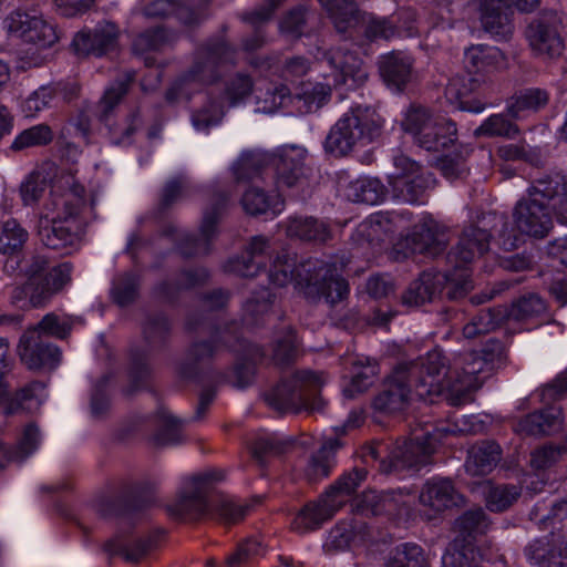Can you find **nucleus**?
I'll return each mask as SVG.
<instances>
[{
	"mask_svg": "<svg viewBox=\"0 0 567 567\" xmlns=\"http://www.w3.org/2000/svg\"><path fill=\"white\" fill-rule=\"evenodd\" d=\"M395 173L389 184L394 198L404 203H423L426 190L433 183L430 174L420 164L401 154L394 157Z\"/></svg>",
	"mask_w": 567,
	"mask_h": 567,
	"instance_id": "nucleus-13",
	"label": "nucleus"
},
{
	"mask_svg": "<svg viewBox=\"0 0 567 567\" xmlns=\"http://www.w3.org/2000/svg\"><path fill=\"white\" fill-rule=\"evenodd\" d=\"M435 437L430 432L414 434L402 443H396L390 454L388 472H399L405 468L419 470L431 463L435 449Z\"/></svg>",
	"mask_w": 567,
	"mask_h": 567,
	"instance_id": "nucleus-16",
	"label": "nucleus"
},
{
	"mask_svg": "<svg viewBox=\"0 0 567 567\" xmlns=\"http://www.w3.org/2000/svg\"><path fill=\"white\" fill-rule=\"evenodd\" d=\"M519 133L516 124L506 118L503 114H493L486 118L476 130V136L487 137H515Z\"/></svg>",
	"mask_w": 567,
	"mask_h": 567,
	"instance_id": "nucleus-60",
	"label": "nucleus"
},
{
	"mask_svg": "<svg viewBox=\"0 0 567 567\" xmlns=\"http://www.w3.org/2000/svg\"><path fill=\"white\" fill-rule=\"evenodd\" d=\"M483 352L485 357L472 351L460 354L449 367L445 363L441 371L444 372V379L439 377V381L443 386L441 395H444L451 405L458 406L470 402L472 392L481 388L480 373L484 371L488 360V351Z\"/></svg>",
	"mask_w": 567,
	"mask_h": 567,
	"instance_id": "nucleus-10",
	"label": "nucleus"
},
{
	"mask_svg": "<svg viewBox=\"0 0 567 567\" xmlns=\"http://www.w3.org/2000/svg\"><path fill=\"white\" fill-rule=\"evenodd\" d=\"M54 138V133L50 125L42 123L19 133L10 145L14 153L31 147L49 145Z\"/></svg>",
	"mask_w": 567,
	"mask_h": 567,
	"instance_id": "nucleus-53",
	"label": "nucleus"
},
{
	"mask_svg": "<svg viewBox=\"0 0 567 567\" xmlns=\"http://www.w3.org/2000/svg\"><path fill=\"white\" fill-rule=\"evenodd\" d=\"M140 278L134 272H124L113 280L112 298L115 303L125 307L138 296Z\"/></svg>",
	"mask_w": 567,
	"mask_h": 567,
	"instance_id": "nucleus-57",
	"label": "nucleus"
},
{
	"mask_svg": "<svg viewBox=\"0 0 567 567\" xmlns=\"http://www.w3.org/2000/svg\"><path fill=\"white\" fill-rule=\"evenodd\" d=\"M227 196L214 194L206 208L200 226V240L193 236H185L179 243V250L186 257L209 252V243L216 235V226L226 208Z\"/></svg>",
	"mask_w": 567,
	"mask_h": 567,
	"instance_id": "nucleus-21",
	"label": "nucleus"
},
{
	"mask_svg": "<svg viewBox=\"0 0 567 567\" xmlns=\"http://www.w3.org/2000/svg\"><path fill=\"white\" fill-rule=\"evenodd\" d=\"M525 38L534 55L556 59L564 51V41L547 16L534 18L525 29Z\"/></svg>",
	"mask_w": 567,
	"mask_h": 567,
	"instance_id": "nucleus-23",
	"label": "nucleus"
},
{
	"mask_svg": "<svg viewBox=\"0 0 567 567\" xmlns=\"http://www.w3.org/2000/svg\"><path fill=\"white\" fill-rule=\"evenodd\" d=\"M489 526L491 520L483 508L467 509L455 520L456 538L473 544L480 536L486 534Z\"/></svg>",
	"mask_w": 567,
	"mask_h": 567,
	"instance_id": "nucleus-39",
	"label": "nucleus"
},
{
	"mask_svg": "<svg viewBox=\"0 0 567 567\" xmlns=\"http://www.w3.org/2000/svg\"><path fill=\"white\" fill-rule=\"evenodd\" d=\"M502 458V449L494 441H482L468 451L466 471L472 475H486Z\"/></svg>",
	"mask_w": 567,
	"mask_h": 567,
	"instance_id": "nucleus-36",
	"label": "nucleus"
},
{
	"mask_svg": "<svg viewBox=\"0 0 567 567\" xmlns=\"http://www.w3.org/2000/svg\"><path fill=\"white\" fill-rule=\"evenodd\" d=\"M235 50L225 40H209L194 52L189 68L167 90L166 99L171 102L189 99L206 85L218 81L219 65L233 63Z\"/></svg>",
	"mask_w": 567,
	"mask_h": 567,
	"instance_id": "nucleus-5",
	"label": "nucleus"
},
{
	"mask_svg": "<svg viewBox=\"0 0 567 567\" xmlns=\"http://www.w3.org/2000/svg\"><path fill=\"white\" fill-rule=\"evenodd\" d=\"M326 8L338 32L346 33L358 22L357 4L351 0H319Z\"/></svg>",
	"mask_w": 567,
	"mask_h": 567,
	"instance_id": "nucleus-47",
	"label": "nucleus"
},
{
	"mask_svg": "<svg viewBox=\"0 0 567 567\" xmlns=\"http://www.w3.org/2000/svg\"><path fill=\"white\" fill-rule=\"evenodd\" d=\"M270 153H246L234 165L237 182H248L262 174L270 166Z\"/></svg>",
	"mask_w": 567,
	"mask_h": 567,
	"instance_id": "nucleus-51",
	"label": "nucleus"
},
{
	"mask_svg": "<svg viewBox=\"0 0 567 567\" xmlns=\"http://www.w3.org/2000/svg\"><path fill=\"white\" fill-rule=\"evenodd\" d=\"M54 213L41 215L37 235L49 249L70 254L78 249L83 233L82 214L87 208L85 188L73 185L60 195H53Z\"/></svg>",
	"mask_w": 567,
	"mask_h": 567,
	"instance_id": "nucleus-3",
	"label": "nucleus"
},
{
	"mask_svg": "<svg viewBox=\"0 0 567 567\" xmlns=\"http://www.w3.org/2000/svg\"><path fill=\"white\" fill-rule=\"evenodd\" d=\"M550 100L547 90L540 87H527L517 91L507 103V114L515 118H522L526 113H537L544 110Z\"/></svg>",
	"mask_w": 567,
	"mask_h": 567,
	"instance_id": "nucleus-33",
	"label": "nucleus"
},
{
	"mask_svg": "<svg viewBox=\"0 0 567 567\" xmlns=\"http://www.w3.org/2000/svg\"><path fill=\"white\" fill-rule=\"evenodd\" d=\"M157 431L153 436L154 444L165 446L182 442L183 422L161 408L156 414Z\"/></svg>",
	"mask_w": 567,
	"mask_h": 567,
	"instance_id": "nucleus-50",
	"label": "nucleus"
},
{
	"mask_svg": "<svg viewBox=\"0 0 567 567\" xmlns=\"http://www.w3.org/2000/svg\"><path fill=\"white\" fill-rule=\"evenodd\" d=\"M529 196L537 198L540 196L544 200H555L554 207L558 214L567 221V176L561 173L548 174L542 178L535 179L527 189Z\"/></svg>",
	"mask_w": 567,
	"mask_h": 567,
	"instance_id": "nucleus-30",
	"label": "nucleus"
},
{
	"mask_svg": "<svg viewBox=\"0 0 567 567\" xmlns=\"http://www.w3.org/2000/svg\"><path fill=\"white\" fill-rule=\"evenodd\" d=\"M9 33L39 48H49L59 41L55 25L33 10L17 9L6 19Z\"/></svg>",
	"mask_w": 567,
	"mask_h": 567,
	"instance_id": "nucleus-15",
	"label": "nucleus"
},
{
	"mask_svg": "<svg viewBox=\"0 0 567 567\" xmlns=\"http://www.w3.org/2000/svg\"><path fill=\"white\" fill-rule=\"evenodd\" d=\"M411 493L403 489L385 492L367 491L362 494L359 508L373 516H386L389 519L406 518L411 514Z\"/></svg>",
	"mask_w": 567,
	"mask_h": 567,
	"instance_id": "nucleus-18",
	"label": "nucleus"
},
{
	"mask_svg": "<svg viewBox=\"0 0 567 567\" xmlns=\"http://www.w3.org/2000/svg\"><path fill=\"white\" fill-rule=\"evenodd\" d=\"M386 195V187L378 178H362L348 187V197L355 203L375 205Z\"/></svg>",
	"mask_w": 567,
	"mask_h": 567,
	"instance_id": "nucleus-49",
	"label": "nucleus"
},
{
	"mask_svg": "<svg viewBox=\"0 0 567 567\" xmlns=\"http://www.w3.org/2000/svg\"><path fill=\"white\" fill-rule=\"evenodd\" d=\"M212 341H198L189 346L183 363L178 367V374L184 379H192L197 375V368L202 364L208 363L218 351L219 346L223 344L235 351H238L237 344L243 347L241 361L235 367L236 385L245 388L254 379L256 365L260 363L265 353L259 346L256 344H241L238 333V324L231 323L223 329H215L212 331Z\"/></svg>",
	"mask_w": 567,
	"mask_h": 567,
	"instance_id": "nucleus-4",
	"label": "nucleus"
},
{
	"mask_svg": "<svg viewBox=\"0 0 567 567\" xmlns=\"http://www.w3.org/2000/svg\"><path fill=\"white\" fill-rule=\"evenodd\" d=\"M513 10L504 0H482L481 22L483 29L498 40L507 41L514 34Z\"/></svg>",
	"mask_w": 567,
	"mask_h": 567,
	"instance_id": "nucleus-28",
	"label": "nucleus"
},
{
	"mask_svg": "<svg viewBox=\"0 0 567 567\" xmlns=\"http://www.w3.org/2000/svg\"><path fill=\"white\" fill-rule=\"evenodd\" d=\"M513 220L518 234L502 231L501 246L504 250L516 249L522 241L520 236L544 238L553 227V218L549 207L540 199L529 196L522 197L513 209Z\"/></svg>",
	"mask_w": 567,
	"mask_h": 567,
	"instance_id": "nucleus-11",
	"label": "nucleus"
},
{
	"mask_svg": "<svg viewBox=\"0 0 567 567\" xmlns=\"http://www.w3.org/2000/svg\"><path fill=\"white\" fill-rule=\"evenodd\" d=\"M241 205L249 215H260L268 210L276 214L282 209L284 199L280 196L270 199L261 188L250 187L244 193Z\"/></svg>",
	"mask_w": 567,
	"mask_h": 567,
	"instance_id": "nucleus-52",
	"label": "nucleus"
},
{
	"mask_svg": "<svg viewBox=\"0 0 567 567\" xmlns=\"http://www.w3.org/2000/svg\"><path fill=\"white\" fill-rule=\"evenodd\" d=\"M420 504L434 514H441L464 503V496L450 478H432L424 483L419 495Z\"/></svg>",
	"mask_w": 567,
	"mask_h": 567,
	"instance_id": "nucleus-25",
	"label": "nucleus"
},
{
	"mask_svg": "<svg viewBox=\"0 0 567 567\" xmlns=\"http://www.w3.org/2000/svg\"><path fill=\"white\" fill-rule=\"evenodd\" d=\"M340 447L341 443L338 439H330L311 456L305 470L306 477L309 482H317L330 474L334 464V452Z\"/></svg>",
	"mask_w": 567,
	"mask_h": 567,
	"instance_id": "nucleus-42",
	"label": "nucleus"
},
{
	"mask_svg": "<svg viewBox=\"0 0 567 567\" xmlns=\"http://www.w3.org/2000/svg\"><path fill=\"white\" fill-rule=\"evenodd\" d=\"M450 244L447 228L430 216L423 217L404 239V245L412 254L435 257Z\"/></svg>",
	"mask_w": 567,
	"mask_h": 567,
	"instance_id": "nucleus-19",
	"label": "nucleus"
},
{
	"mask_svg": "<svg viewBox=\"0 0 567 567\" xmlns=\"http://www.w3.org/2000/svg\"><path fill=\"white\" fill-rule=\"evenodd\" d=\"M305 264H296L295 259L288 255H278L272 261L269 269V279L272 284L284 287L291 281L299 286L298 270Z\"/></svg>",
	"mask_w": 567,
	"mask_h": 567,
	"instance_id": "nucleus-56",
	"label": "nucleus"
},
{
	"mask_svg": "<svg viewBox=\"0 0 567 567\" xmlns=\"http://www.w3.org/2000/svg\"><path fill=\"white\" fill-rule=\"evenodd\" d=\"M367 475L368 471L364 467H354L351 472L342 475L324 493L332 503L340 501V508H342L360 484L365 481Z\"/></svg>",
	"mask_w": 567,
	"mask_h": 567,
	"instance_id": "nucleus-48",
	"label": "nucleus"
},
{
	"mask_svg": "<svg viewBox=\"0 0 567 567\" xmlns=\"http://www.w3.org/2000/svg\"><path fill=\"white\" fill-rule=\"evenodd\" d=\"M285 229L287 237L300 241L326 244L332 238L330 226L315 217H291Z\"/></svg>",
	"mask_w": 567,
	"mask_h": 567,
	"instance_id": "nucleus-32",
	"label": "nucleus"
},
{
	"mask_svg": "<svg viewBox=\"0 0 567 567\" xmlns=\"http://www.w3.org/2000/svg\"><path fill=\"white\" fill-rule=\"evenodd\" d=\"M324 381L322 372L298 370L267 391L264 394L265 401L268 406L282 414L303 410L319 411L323 406L320 391Z\"/></svg>",
	"mask_w": 567,
	"mask_h": 567,
	"instance_id": "nucleus-7",
	"label": "nucleus"
},
{
	"mask_svg": "<svg viewBox=\"0 0 567 567\" xmlns=\"http://www.w3.org/2000/svg\"><path fill=\"white\" fill-rule=\"evenodd\" d=\"M401 128L413 135L415 143L429 152H443L457 140L456 124L445 117L435 116L431 109L411 103L401 121Z\"/></svg>",
	"mask_w": 567,
	"mask_h": 567,
	"instance_id": "nucleus-8",
	"label": "nucleus"
},
{
	"mask_svg": "<svg viewBox=\"0 0 567 567\" xmlns=\"http://www.w3.org/2000/svg\"><path fill=\"white\" fill-rule=\"evenodd\" d=\"M168 321L162 315L148 317L143 328L145 340L152 347L162 346L168 336Z\"/></svg>",
	"mask_w": 567,
	"mask_h": 567,
	"instance_id": "nucleus-64",
	"label": "nucleus"
},
{
	"mask_svg": "<svg viewBox=\"0 0 567 567\" xmlns=\"http://www.w3.org/2000/svg\"><path fill=\"white\" fill-rule=\"evenodd\" d=\"M171 41L167 31L157 27L148 29L137 34L132 43V50L135 54H144L152 51H158Z\"/></svg>",
	"mask_w": 567,
	"mask_h": 567,
	"instance_id": "nucleus-59",
	"label": "nucleus"
},
{
	"mask_svg": "<svg viewBox=\"0 0 567 567\" xmlns=\"http://www.w3.org/2000/svg\"><path fill=\"white\" fill-rule=\"evenodd\" d=\"M300 355V342L298 341L296 331L293 329H286L275 339L271 354V360L275 365H290L295 363Z\"/></svg>",
	"mask_w": 567,
	"mask_h": 567,
	"instance_id": "nucleus-44",
	"label": "nucleus"
},
{
	"mask_svg": "<svg viewBox=\"0 0 567 567\" xmlns=\"http://www.w3.org/2000/svg\"><path fill=\"white\" fill-rule=\"evenodd\" d=\"M120 30L113 22H104L93 30L78 32L72 45L79 55L103 56L114 52L118 45Z\"/></svg>",
	"mask_w": 567,
	"mask_h": 567,
	"instance_id": "nucleus-24",
	"label": "nucleus"
},
{
	"mask_svg": "<svg viewBox=\"0 0 567 567\" xmlns=\"http://www.w3.org/2000/svg\"><path fill=\"white\" fill-rule=\"evenodd\" d=\"M21 362L29 370L54 369L61 361V351L39 330H25L18 344Z\"/></svg>",
	"mask_w": 567,
	"mask_h": 567,
	"instance_id": "nucleus-17",
	"label": "nucleus"
},
{
	"mask_svg": "<svg viewBox=\"0 0 567 567\" xmlns=\"http://www.w3.org/2000/svg\"><path fill=\"white\" fill-rule=\"evenodd\" d=\"M401 215L390 212H380L371 215L360 224L358 233L371 244H380L398 230Z\"/></svg>",
	"mask_w": 567,
	"mask_h": 567,
	"instance_id": "nucleus-37",
	"label": "nucleus"
},
{
	"mask_svg": "<svg viewBox=\"0 0 567 567\" xmlns=\"http://www.w3.org/2000/svg\"><path fill=\"white\" fill-rule=\"evenodd\" d=\"M446 276L440 272L423 271L402 293V303L408 307H420L432 301L445 291L449 299L463 295V289H453L446 284Z\"/></svg>",
	"mask_w": 567,
	"mask_h": 567,
	"instance_id": "nucleus-20",
	"label": "nucleus"
},
{
	"mask_svg": "<svg viewBox=\"0 0 567 567\" xmlns=\"http://www.w3.org/2000/svg\"><path fill=\"white\" fill-rule=\"evenodd\" d=\"M300 287L312 289L330 305L334 306L349 295V284L336 265L322 260H307L298 270Z\"/></svg>",
	"mask_w": 567,
	"mask_h": 567,
	"instance_id": "nucleus-12",
	"label": "nucleus"
},
{
	"mask_svg": "<svg viewBox=\"0 0 567 567\" xmlns=\"http://www.w3.org/2000/svg\"><path fill=\"white\" fill-rule=\"evenodd\" d=\"M379 69L384 82L401 91L411 80L412 61L402 52H391L381 58Z\"/></svg>",
	"mask_w": 567,
	"mask_h": 567,
	"instance_id": "nucleus-35",
	"label": "nucleus"
},
{
	"mask_svg": "<svg viewBox=\"0 0 567 567\" xmlns=\"http://www.w3.org/2000/svg\"><path fill=\"white\" fill-rule=\"evenodd\" d=\"M563 425V411L550 408L537 411L519 419L513 426V430L522 436L549 435Z\"/></svg>",
	"mask_w": 567,
	"mask_h": 567,
	"instance_id": "nucleus-31",
	"label": "nucleus"
},
{
	"mask_svg": "<svg viewBox=\"0 0 567 567\" xmlns=\"http://www.w3.org/2000/svg\"><path fill=\"white\" fill-rule=\"evenodd\" d=\"M546 311L545 301L535 293H529L519 298L507 309V319L528 322L542 317Z\"/></svg>",
	"mask_w": 567,
	"mask_h": 567,
	"instance_id": "nucleus-54",
	"label": "nucleus"
},
{
	"mask_svg": "<svg viewBox=\"0 0 567 567\" xmlns=\"http://www.w3.org/2000/svg\"><path fill=\"white\" fill-rule=\"evenodd\" d=\"M442 564L443 567H480L481 556L472 543L455 538L447 547Z\"/></svg>",
	"mask_w": 567,
	"mask_h": 567,
	"instance_id": "nucleus-46",
	"label": "nucleus"
},
{
	"mask_svg": "<svg viewBox=\"0 0 567 567\" xmlns=\"http://www.w3.org/2000/svg\"><path fill=\"white\" fill-rule=\"evenodd\" d=\"M157 537L152 535L135 538L121 534L107 540L104 549L110 555L123 557L127 563L137 564L157 548Z\"/></svg>",
	"mask_w": 567,
	"mask_h": 567,
	"instance_id": "nucleus-29",
	"label": "nucleus"
},
{
	"mask_svg": "<svg viewBox=\"0 0 567 567\" xmlns=\"http://www.w3.org/2000/svg\"><path fill=\"white\" fill-rule=\"evenodd\" d=\"M444 368V358L439 350L400 363L388 377L382 391L374 396L373 409L384 414H399L408 410L414 398L433 402L443 391L439 375Z\"/></svg>",
	"mask_w": 567,
	"mask_h": 567,
	"instance_id": "nucleus-1",
	"label": "nucleus"
},
{
	"mask_svg": "<svg viewBox=\"0 0 567 567\" xmlns=\"http://www.w3.org/2000/svg\"><path fill=\"white\" fill-rule=\"evenodd\" d=\"M135 81V72L128 71L123 79L118 80L115 85L107 89L95 106V115L99 121L104 122L112 113L114 107L127 94L131 85Z\"/></svg>",
	"mask_w": 567,
	"mask_h": 567,
	"instance_id": "nucleus-45",
	"label": "nucleus"
},
{
	"mask_svg": "<svg viewBox=\"0 0 567 567\" xmlns=\"http://www.w3.org/2000/svg\"><path fill=\"white\" fill-rule=\"evenodd\" d=\"M507 319V308L481 309L473 319L463 328V336L466 339H475L482 334L489 333L501 327Z\"/></svg>",
	"mask_w": 567,
	"mask_h": 567,
	"instance_id": "nucleus-40",
	"label": "nucleus"
},
{
	"mask_svg": "<svg viewBox=\"0 0 567 567\" xmlns=\"http://www.w3.org/2000/svg\"><path fill=\"white\" fill-rule=\"evenodd\" d=\"M381 117L369 109L355 107L331 127L324 142L326 152L336 157L346 156L360 142H371L380 135Z\"/></svg>",
	"mask_w": 567,
	"mask_h": 567,
	"instance_id": "nucleus-9",
	"label": "nucleus"
},
{
	"mask_svg": "<svg viewBox=\"0 0 567 567\" xmlns=\"http://www.w3.org/2000/svg\"><path fill=\"white\" fill-rule=\"evenodd\" d=\"M225 473L221 470H209L194 475L184 482L176 502L169 506L172 514L181 518L195 519L210 515L224 525H236L260 504V497L238 501L230 497H220L209 502L208 495L213 484L223 481Z\"/></svg>",
	"mask_w": 567,
	"mask_h": 567,
	"instance_id": "nucleus-2",
	"label": "nucleus"
},
{
	"mask_svg": "<svg viewBox=\"0 0 567 567\" xmlns=\"http://www.w3.org/2000/svg\"><path fill=\"white\" fill-rule=\"evenodd\" d=\"M491 239L489 230L476 224L465 226L456 246L449 252L450 261L456 268L466 267L489 251Z\"/></svg>",
	"mask_w": 567,
	"mask_h": 567,
	"instance_id": "nucleus-22",
	"label": "nucleus"
},
{
	"mask_svg": "<svg viewBox=\"0 0 567 567\" xmlns=\"http://www.w3.org/2000/svg\"><path fill=\"white\" fill-rule=\"evenodd\" d=\"M75 323L76 319L72 318L71 316H59L54 312H50L47 313L35 327L29 329L39 330V332L45 336L48 339L49 337L66 339Z\"/></svg>",
	"mask_w": 567,
	"mask_h": 567,
	"instance_id": "nucleus-55",
	"label": "nucleus"
},
{
	"mask_svg": "<svg viewBox=\"0 0 567 567\" xmlns=\"http://www.w3.org/2000/svg\"><path fill=\"white\" fill-rule=\"evenodd\" d=\"M464 64L468 73L487 72L505 66L504 53L493 47L475 45L466 50Z\"/></svg>",
	"mask_w": 567,
	"mask_h": 567,
	"instance_id": "nucleus-38",
	"label": "nucleus"
},
{
	"mask_svg": "<svg viewBox=\"0 0 567 567\" xmlns=\"http://www.w3.org/2000/svg\"><path fill=\"white\" fill-rule=\"evenodd\" d=\"M340 509V501L332 503L326 493L305 504L291 522V529L305 534L319 528Z\"/></svg>",
	"mask_w": 567,
	"mask_h": 567,
	"instance_id": "nucleus-27",
	"label": "nucleus"
},
{
	"mask_svg": "<svg viewBox=\"0 0 567 567\" xmlns=\"http://www.w3.org/2000/svg\"><path fill=\"white\" fill-rule=\"evenodd\" d=\"M271 251L270 239L261 235L255 236L250 239L244 255L240 258L230 259L225 270L241 277H254L267 266Z\"/></svg>",
	"mask_w": 567,
	"mask_h": 567,
	"instance_id": "nucleus-26",
	"label": "nucleus"
},
{
	"mask_svg": "<svg viewBox=\"0 0 567 567\" xmlns=\"http://www.w3.org/2000/svg\"><path fill=\"white\" fill-rule=\"evenodd\" d=\"M384 567H430V558L420 545L404 543L390 551Z\"/></svg>",
	"mask_w": 567,
	"mask_h": 567,
	"instance_id": "nucleus-43",
	"label": "nucleus"
},
{
	"mask_svg": "<svg viewBox=\"0 0 567 567\" xmlns=\"http://www.w3.org/2000/svg\"><path fill=\"white\" fill-rule=\"evenodd\" d=\"M73 265L61 262L52 268L44 256H33L27 267V281L16 286L10 295L12 305L28 301L30 308H43L72 280Z\"/></svg>",
	"mask_w": 567,
	"mask_h": 567,
	"instance_id": "nucleus-6",
	"label": "nucleus"
},
{
	"mask_svg": "<svg viewBox=\"0 0 567 567\" xmlns=\"http://www.w3.org/2000/svg\"><path fill=\"white\" fill-rule=\"evenodd\" d=\"M290 96V90L286 85H268L265 92L260 90L257 95L258 111L274 113L280 109Z\"/></svg>",
	"mask_w": 567,
	"mask_h": 567,
	"instance_id": "nucleus-61",
	"label": "nucleus"
},
{
	"mask_svg": "<svg viewBox=\"0 0 567 567\" xmlns=\"http://www.w3.org/2000/svg\"><path fill=\"white\" fill-rule=\"evenodd\" d=\"M39 441V427L33 423L25 425L22 432V436L18 442L17 449L9 454V460L23 461L38 447Z\"/></svg>",
	"mask_w": 567,
	"mask_h": 567,
	"instance_id": "nucleus-63",
	"label": "nucleus"
},
{
	"mask_svg": "<svg viewBox=\"0 0 567 567\" xmlns=\"http://www.w3.org/2000/svg\"><path fill=\"white\" fill-rule=\"evenodd\" d=\"M478 86V80L471 75L455 76L446 85L445 96L452 103L458 104L461 110L480 113L485 110L486 104L477 99L468 97Z\"/></svg>",
	"mask_w": 567,
	"mask_h": 567,
	"instance_id": "nucleus-34",
	"label": "nucleus"
},
{
	"mask_svg": "<svg viewBox=\"0 0 567 567\" xmlns=\"http://www.w3.org/2000/svg\"><path fill=\"white\" fill-rule=\"evenodd\" d=\"M29 240L28 230L14 218L0 225V254L7 257L22 255Z\"/></svg>",
	"mask_w": 567,
	"mask_h": 567,
	"instance_id": "nucleus-41",
	"label": "nucleus"
},
{
	"mask_svg": "<svg viewBox=\"0 0 567 567\" xmlns=\"http://www.w3.org/2000/svg\"><path fill=\"white\" fill-rule=\"evenodd\" d=\"M306 155L305 148L295 145H285L270 153V167L278 189L302 188L309 184L311 169L305 164Z\"/></svg>",
	"mask_w": 567,
	"mask_h": 567,
	"instance_id": "nucleus-14",
	"label": "nucleus"
},
{
	"mask_svg": "<svg viewBox=\"0 0 567 567\" xmlns=\"http://www.w3.org/2000/svg\"><path fill=\"white\" fill-rule=\"evenodd\" d=\"M290 443L278 440L274 436H265L257 439L251 445V454L259 462L270 456H278L288 451Z\"/></svg>",
	"mask_w": 567,
	"mask_h": 567,
	"instance_id": "nucleus-62",
	"label": "nucleus"
},
{
	"mask_svg": "<svg viewBox=\"0 0 567 567\" xmlns=\"http://www.w3.org/2000/svg\"><path fill=\"white\" fill-rule=\"evenodd\" d=\"M520 493V487L516 485L492 486L486 494V506L492 512H504L517 502Z\"/></svg>",
	"mask_w": 567,
	"mask_h": 567,
	"instance_id": "nucleus-58",
	"label": "nucleus"
}]
</instances>
